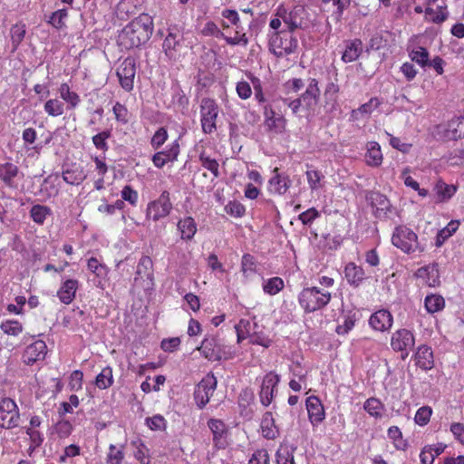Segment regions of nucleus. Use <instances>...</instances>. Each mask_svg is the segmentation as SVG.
<instances>
[{
	"label": "nucleus",
	"instance_id": "nucleus-1",
	"mask_svg": "<svg viewBox=\"0 0 464 464\" xmlns=\"http://www.w3.org/2000/svg\"><path fill=\"white\" fill-rule=\"evenodd\" d=\"M153 28L152 17L141 14L123 27L118 35V44L126 50L139 48L150 39Z\"/></svg>",
	"mask_w": 464,
	"mask_h": 464
},
{
	"label": "nucleus",
	"instance_id": "nucleus-2",
	"mask_svg": "<svg viewBox=\"0 0 464 464\" xmlns=\"http://www.w3.org/2000/svg\"><path fill=\"white\" fill-rule=\"evenodd\" d=\"M321 91L318 81L315 78H309L306 89L297 98L291 100L284 98L283 102L296 115L301 108L306 111L307 117L314 115L315 107L320 99Z\"/></svg>",
	"mask_w": 464,
	"mask_h": 464
},
{
	"label": "nucleus",
	"instance_id": "nucleus-3",
	"mask_svg": "<svg viewBox=\"0 0 464 464\" xmlns=\"http://www.w3.org/2000/svg\"><path fill=\"white\" fill-rule=\"evenodd\" d=\"M332 295L316 286L304 288L298 295V303L306 314L315 312L326 306Z\"/></svg>",
	"mask_w": 464,
	"mask_h": 464
},
{
	"label": "nucleus",
	"instance_id": "nucleus-4",
	"mask_svg": "<svg viewBox=\"0 0 464 464\" xmlns=\"http://www.w3.org/2000/svg\"><path fill=\"white\" fill-rule=\"evenodd\" d=\"M285 30L274 32L270 36V49L275 55L282 57L295 53L298 47L297 39Z\"/></svg>",
	"mask_w": 464,
	"mask_h": 464
},
{
	"label": "nucleus",
	"instance_id": "nucleus-5",
	"mask_svg": "<svg viewBox=\"0 0 464 464\" xmlns=\"http://www.w3.org/2000/svg\"><path fill=\"white\" fill-rule=\"evenodd\" d=\"M392 243L406 254L424 250V247L420 246L418 242L416 233L405 226H399L395 228L392 237Z\"/></svg>",
	"mask_w": 464,
	"mask_h": 464
},
{
	"label": "nucleus",
	"instance_id": "nucleus-6",
	"mask_svg": "<svg viewBox=\"0 0 464 464\" xmlns=\"http://www.w3.org/2000/svg\"><path fill=\"white\" fill-rule=\"evenodd\" d=\"M20 414L15 401L8 397L0 401V428L10 430L19 425Z\"/></svg>",
	"mask_w": 464,
	"mask_h": 464
},
{
	"label": "nucleus",
	"instance_id": "nucleus-7",
	"mask_svg": "<svg viewBox=\"0 0 464 464\" xmlns=\"http://www.w3.org/2000/svg\"><path fill=\"white\" fill-rule=\"evenodd\" d=\"M218 115V106L217 102L210 98L202 99L200 103V121L204 133L210 134L216 130Z\"/></svg>",
	"mask_w": 464,
	"mask_h": 464
},
{
	"label": "nucleus",
	"instance_id": "nucleus-8",
	"mask_svg": "<svg viewBox=\"0 0 464 464\" xmlns=\"http://www.w3.org/2000/svg\"><path fill=\"white\" fill-rule=\"evenodd\" d=\"M218 381L213 373H208L197 385L194 399L197 406L203 409L209 401L217 389Z\"/></svg>",
	"mask_w": 464,
	"mask_h": 464
},
{
	"label": "nucleus",
	"instance_id": "nucleus-9",
	"mask_svg": "<svg viewBox=\"0 0 464 464\" xmlns=\"http://www.w3.org/2000/svg\"><path fill=\"white\" fill-rule=\"evenodd\" d=\"M415 338L413 334L408 329H400L392 334L391 346L395 352L401 353V359L405 360L410 352L413 349Z\"/></svg>",
	"mask_w": 464,
	"mask_h": 464
},
{
	"label": "nucleus",
	"instance_id": "nucleus-10",
	"mask_svg": "<svg viewBox=\"0 0 464 464\" xmlns=\"http://www.w3.org/2000/svg\"><path fill=\"white\" fill-rule=\"evenodd\" d=\"M172 209L169 193L164 190L158 199L149 203L147 208V218L153 221H158L169 215Z\"/></svg>",
	"mask_w": 464,
	"mask_h": 464
},
{
	"label": "nucleus",
	"instance_id": "nucleus-11",
	"mask_svg": "<svg viewBox=\"0 0 464 464\" xmlns=\"http://www.w3.org/2000/svg\"><path fill=\"white\" fill-rule=\"evenodd\" d=\"M121 86L127 92L133 89V80L136 74V63L134 58H125L116 72Z\"/></svg>",
	"mask_w": 464,
	"mask_h": 464
},
{
	"label": "nucleus",
	"instance_id": "nucleus-12",
	"mask_svg": "<svg viewBox=\"0 0 464 464\" xmlns=\"http://www.w3.org/2000/svg\"><path fill=\"white\" fill-rule=\"evenodd\" d=\"M197 349L208 361H220L224 358L223 346L215 336L206 337Z\"/></svg>",
	"mask_w": 464,
	"mask_h": 464
},
{
	"label": "nucleus",
	"instance_id": "nucleus-13",
	"mask_svg": "<svg viewBox=\"0 0 464 464\" xmlns=\"http://www.w3.org/2000/svg\"><path fill=\"white\" fill-rule=\"evenodd\" d=\"M290 33H293L298 28H306L309 24L308 12L304 5H295L289 11L288 17H286V24Z\"/></svg>",
	"mask_w": 464,
	"mask_h": 464
},
{
	"label": "nucleus",
	"instance_id": "nucleus-14",
	"mask_svg": "<svg viewBox=\"0 0 464 464\" xmlns=\"http://www.w3.org/2000/svg\"><path fill=\"white\" fill-rule=\"evenodd\" d=\"M279 381V375L274 372H268L265 375L259 392L260 401L264 406L266 407L272 402Z\"/></svg>",
	"mask_w": 464,
	"mask_h": 464
},
{
	"label": "nucleus",
	"instance_id": "nucleus-15",
	"mask_svg": "<svg viewBox=\"0 0 464 464\" xmlns=\"http://www.w3.org/2000/svg\"><path fill=\"white\" fill-rule=\"evenodd\" d=\"M182 35L179 28L174 25L168 29V34L163 41L162 48L166 56L170 60H175L177 57V47L180 45Z\"/></svg>",
	"mask_w": 464,
	"mask_h": 464
},
{
	"label": "nucleus",
	"instance_id": "nucleus-16",
	"mask_svg": "<svg viewBox=\"0 0 464 464\" xmlns=\"http://www.w3.org/2000/svg\"><path fill=\"white\" fill-rule=\"evenodd\" d=\"M46 351V343L42 340H37L25 348L22 357L23 362L26 365H33L36 362L44 359Z\"/></svg>",
	"mask_w": 464,
	"mask_h": 464
},
{
	"label": "nucleus",
	"instance_id": "nucleus-17",
	"mask_svg": "<svg viewBox=\"0 0 464 464\" xmlns=\"http://www.w3.org/2000/svg\"><path fill=\"white\" fill-rule=\"evenodd\" d=\"M369 199L371 200L372 207L374 208V215L376 218L382 219L389 218L392 212V204L386 196L380 192H372Z\"/></svg>",
	"mask_w": 464,
	"mask_h": 464
},
{
	"label": "nucleus",
	"instance_id": "nucleus-18",
	"mask_svg": "<svg viewBox=\"0 0 464 464\" xmlns=\"http://www.w3.org/2000/svg\"><path fill=\"white\" fill-rule=\"evenodd\" d=\"M415 276L421 279L423 283L429 286H438L440 283L439 265L437 263H431L421 266L415 272Z\"/></svg>",
	"mask_w": 464,
	"mask_h": 464
},
{
	"label": "nucleus",
	"instance_id": "nucleus-19",
	"mask_svg": "<svg viewBox=\"0 0 464 464\" xmlns=\"http://www.w3.org/2000/svg\"><path fill=\"white\" fill-rule=\"evenodd\" d=\"M208 427L213 434V442L218 449H225L227 429L225 422L218 419H209Z\"/></svg>",
	"mask_w": 464,
	"mask_h": 464
},
{
	"label": "nucleus",
	"instance_id": "nucleus-20",
	"mask_svg": "<svg viewBox=\"0 0 464 464\" xmlns=\"http://www.w3.org/2000/svg\"><path fill=\"white\" fill-rule=\"evenodd\" d=\"M265 124L270 130L282 133L285 130L286 120L282 115L276 116V111L271 105L264 107Z\"/></svg>",
	"mask_w": 464,
	"mask_h": 464
},
{
	"label": "nucleus",
	"instance_id": "nucleus-21",
	"mask_svg": "<svg viewBox=\"0 0 464 464\" xmlns=\"http://www.w3.org/2000/svg\"><path fill=\"white\" fill-rule=\"evenodd\" d=\"M306 409L311 423L315 426L324 420L325 413L321 401L316 396H310L306 400Z\"/></svg>",
	"mask_w": 464,
	"mask_h": 464
},
{
	"label": "nucleus",
	"instance_id": "nucleus-22",
	"mask_svg": "<svg viewBox=\"0 0 464 464\" xmlns=\"http://www.w3.org/2000/svg\"><path fill=\"white\" fill-rule=\"evenodd\" d=\"M369 324L374 330L383 332L392 326V316L387 310H379L371 315Z\"/></svg>",
	"mask_w": 464,
	"mask_h": 464
},
{
	"label": "nucleus",
	"instance_id": "nucleus-23",
	"mask_svg": "<svg viewBox=\"0 0 464 464\" xmlns=\"http://www.w3.org/2000/svg\"><path fill=\"white\" fill-rule=\"evenodd\" d=\"M19 174L20 170L16 165L11 162L0 164V179L6 187L15 188L17 184L14 179Z\"/></svg>",
	"mask_w": 464,
	"mask_h": 464
},
{
	"label": "nucleus",
	"instance_id": "nucleus-24",
	"mask_svg": "<svg viewBox=\"0 0 464 464\" xmlns=\"http://www.w3.org/2000/svg\"><path fill=\"white\" fill-rule=\"evenodd\" d=\"M275 175L269 180V191L278 195L285 194L291 186L288 176L278 173V169H274Z\"/></svg>",
	"mask_w": 464,
	"mask_h": 464
},
{
	"label": "nucleus",
	"instance_id": "nucleus-25",
	"mask_svg": "<svg viewBox=\"0 0 464 464\" xmlns=\"http://www.w3.org/2000/svg\"><path fill=\"white\" fill-rule=\"evenodd\" d=\"M344 276L350 285L358 287L365 279V273L362 266L351 262L344 267Z\"/></svg>",
	"mask_w": 464,
	"mask_h": 464
},
{
	"label": "nucleus",
	"instance_id": "nucleus-26",
	"mask_svg": "<svg viewBox=\"0 0 464 464\" xmlns=\"http://www.w3.org/2000/svg\"><path fill=\"white\" fill-rule=\"evenodd\" d=\"M414 357L416 365L423 370H430L434 365L432 351L427 345L419 346Z\"/></svg>",
	"mask_w": 464,
	"mask_h": 464
},
{
	"label": "nucleus",
	"instance_id": "nucleus-27",
	"mask_svg": "<svg viewBox=\"0 0 464 464\" xmlns=\"http://www.w3.org/2000/svg\"><path fill=\"white\" fill-rule=\"evenodd\" d=\"M86 177L87 175L83 168L76 164L72 165L63 171V180L70 185H80Z\"/></svg>",
	"mask_w": 464,
	"mask_h": 464
},
{
	"label": "nucleus",
	"instance_id": "nucleus-28",
	"mask_svg": "<svg viewBox=\"0 0 464 464\" xmlns=\"http://www.w3.org/2000/svg\"><path fill=\"white\" fill-rule=\"evenodd\" d=\"M362 53V42L354 39L346 42L345 50L342 55V61L345 63L356 61Z\"/></svg>",
	"mask_w": 464,
	"mask_h": 464
},
{
	"label": "nucleus",
	"instance_id": "nucleus-29",
	"mask_svg": "<svg viewBox=\"0 0 464 464\" xmlns=\"http://www.w3.org/2000/svg\"><path fill=\"white\" fill-rule=\"evenodd\" d=\"M77 288V280L67 279L66 281H64L57 293L60 301L65 304H71L75 297Z\"/></svg>",
	"mask_w": 464,
	"mask_h": 464
},
{
	"label": "nucleus",
	"instance_id": "nucleus-30",
	"mask_svg": "<svg viewBox=\"0 0 464 464\" xmlns=\"http://www.w3.org/2000/svg\"><path fill=\"white\" fill-rule=\"evenodd\" d=\"M177 227L180 232L181 239L186 241L191 240L197 232V224L191 217L179 219Z\"/></svg>",
	"mask_w": 464,
	"mask_h": 464
},
{
	"label": "nucleus",
	"instance_id": "nucleus-31",
	"mask_svg": "<svg viewBox=\"0 0 464 464\" xmlns=\"http://www.w3.org/2000/svg\"><path fill=\"white\" fill-rule=\"evenodd\" d=\"M365 161L367 165L378 167L382 162V153L381 146L376 141H370L367 144V152L365 154Z\"/></svg>",
	"mask_w": 464,
	"mask_h": 464
},
{
	"label": "nucleus",
	"instance_id": "nucleus-32",
	"mask_svg": "<svg viewBox=\"0 0 464 464\" xmlns=\"http://www.w3.org/2000/svg\"><path fill=\"white\" fill-rule=\"evenodd\" d=\"M261 430L263 436L267 440H274L278 436L279 431L271 412L267 411L263 415Z\"/></svg>",
	"mask_w": 464,
	"mask_h": 464
},
{
	"label": "nucleus",
	"instance_id": "nucleus-33",
	"mask_svg": "<svg viewBox=\"0 0 464 464\" xmlns=\"http://www.w3.org/2000/svg\"><path fill=\"white\" fill-rule=\"evenodd\" d=\"M449 13L447 12L446 6H437L435 9L432 7H427L425 10V19L428 22L435 24H441L448 17Z\"/></svg>",
	"mask_w": 464,
	"mask_h": 464
},
{
	"label": "nucleus",
	"instance_id": "nucleus-34",
	"mask_svg": "<svg viewBox=\"0 0 464 464\" xmlns=\"http://www.w3.org/2000/svg\"><path fill=\"white\" fill-rule=\"evenodd\" d=\"M296 450L295 446L281 445L276 451V464H295L294 453Z\"/></svg>",
	"mask_w": 464,
	"mask_h": 464
},
{
	"label": "nucleus",
	"instance_id": "nucleus-35",
	"mask_svg": "<svg viewBox=\"0 0 464 464\" xmlns=\"http://www.w3.org/2000/svg\"><path fill=\"white\" fill-rule=\"evenodd\" d=\"M409 57L411 62L416 63L422 68H425L430 64V53L428 50L422 46H418L409 51Z\"/></svg>",
	"mask_w": 464,
	"mask_h": 464
},
{
	"label": "nucleus",
	"instance_id": "nucleus-36",
	"mask_svg": "<svg viewBox=\"0 0 464 464\" xmlns=\"http://www.w3.org/2000/svg\"><path fill=\"white\" fill-rule=\"evenodd\" d=\"M112 384H113L112 369L110 366H106L96 376L95 385L99 389L104 390V389L111 387Z\"/></svg>",
	"mask_w": 464,
	"mask_h": 464
},
{
	"label": "nucleus",
	"instance_id": "nucleus-37",
	"mask_svg": "<svg viewBox=\"0 0 464 464\" xmlns=\"http://www.w3.org/2000/svg\"><path fill=\"white\" fill-rule=\"evenodd\" d=\"M51 214V208L44 205H34L30 210V217L35 223L39 225H43L47 216H50Z\"/></svg>",
	"mask_w": 464,
	"mask_h": 464
},
{
	"label": "nucleus",
	"instance_id": "nucleus-38",
	"mask_svg": "<svg viewBox=\"0 0 464 464\" xmlns=\"http://www.w3.org/2000/svg\"><path fill=\"white\" fill-rule=\"evenodd\" d=\"M59 93L61 98L70 104L71 109H74L81 101L79 95L76 92H72L67 83L61 84Z\"/></svg>",
	"mask_w": 464,
	"mask_h": 464
},
{
	"label": "nucleus",
	"instance_id": "nucleus-39",
	"mask_svg": "<svg viewBox=\"0 0 464 464\" xmlns=\"http://www.w3.org/2000/svg\"><path fill=\"white\" fill-rule=\"evenodd\" d=\"M26 33L24 24H15L11 27L10 34L13 46V52L15 51L23 42Z\"/></svg>",
	"mask_w": 464,
	"mask_h": 464
},
{
	"label": "nucleus",
	"instance_id": "nucleus-40",
	"mask_svg": "<svg viewBox=\"0 0 464 464\" xmlns=\"http://www.w3.org/2000/svg\"><path fill=\"white\" fill-rule=\"evenodd\" d=\"M364 410L372 417L381 418L384 409L383 403L376 398H369L363 405Z\"/></svg>",
	"mask_w": 464,
	"mask_h": 464
},
{
	"label": "nucleus",
	"instance_id": "nucleus-41",
	"mask_svg": "<svg viewBox=\"0 0 464 464\" xmlns=\"http://www.w3.org/2000/svg\"><path fill=\"white\" fill-rule=\"evenodd\" d=\"M449 126L450 137L452 140H459L464 137V115L451 120Z\"/></svg>",
	"mask_w": 464,
	"mask_h": 464
},
{
	"label": "nucleus",
	"instance_id": "nucleus-42",
	"mask_svg": "<svg viewBox=\"0 0 464 464\" xmlns=\"http://www.w3.org/2000/svg\"><path fill=\"white\" fill-rule=\"evenodd\" d=\"M445 301L440 295H430L425 298V307L430 314H434L444 307Z\"/></svg>",
	"mask_w": 464,
	"mask_h": 464
},
{
	"label": "nucleus",
	"instance_id": "nucleus-43",
	"mask_svg": "<svg viewBox=\"0 0 464 464\" xmlns=\"http://www.w3.org/2000/svg\"><path fill=\"white\" fill-rule=\"evenodd\" d=\"M435 190L440 200H447L455 194L457 188L453 185H448L443 181H438L435 186Z\"/></svg>",
	"mask_w": 464,
	"mask_h": 464
},
{
	"label": "nucleus",
	"instance_id": "nucleus-44",
	"mask_svg": "<svg viewBox=\"0 0 464 464\" xmlns=\"http://www.w3.org/2000/svg\"><path fill=\"white\" fill-rule=\"evenodd\" d=\"M284 285L283 279L278 276H275L268 279L264 284L263 289L266 294L274 295L280 292L284 288Z\"/></svg>",
	"mask_w": 464,
	"mask_h": 464
},
{
	"label": "nucleus",
	"instance_id": "nucleus-45",
	"mask_svg": "<svg viewBox=\"0 0 464 464\" xmlns=\"http://www.w3.org/2000/svg\"><path fill=\"white\" fill-rule=\"evenodd\" d=\"M0 329L8 335L17 336L23 332V325L14 320H6L1 323Z\"/></svg>",
	"mask_w": 464,
	"mask_h": 464
},
{
	"label": "nucleus",
	"instance_id": "nucleus-46",
	"mask_svg": "<svg viewBox=\"0 0 464 464\" xmlns=\"http://www.w3.org/2000/svg\"><path fill=\"white\" fill-rule=\"evenodd\" d=\"M44 111L50 116H61L63 113V103L58 99L48 100L44 104Z\"/></svg>",
	"mask_w": 464,
	"mask_h": 464
},
{
	"label": "nucleus",
	"instance_id": "nucleus-47",
	"mask_svg": "<svg viewBox=\"0 0 464 464\" xmlns=\"http://www.w3.org/2000/svg\"><path fill=\"white\" fill-rule=\"evenodd\" d=\"M388 437L393 440L394 446L397 450H405L407 443L402 440L401 431L397 426H392L389 428Z\"/></svg>",
	"mask_w": 464,
	"mask_h": 464
},
{
	"label": "nucleus",
	"instance_id": "nucleus-48",
	"mask_svg": "<svg viewBox=\"0 0 464 464\" xmlns=\"http://www.w3.org/2000/svg\"><path fill=\"white\" fill-rule=\"evenodd\" d=\"M153 266L152 260L148 256H143L139 261L136 274L137 276H146L150 277L151 276V269Z\"/></svg>",
	"mask_w": 464,
	"mask_h": 464
},
{
	"label": "nucleus",
	"instance_id": "nucleus-49",
	"mask_svg": "<svg viewBox=\"0 0 464 464\" xmlns=\"http://www.w3.org/2000/svg\"><path fill=\"white\" fill-rule=\"evenodd\" d=\"M111 137V130H106L92 137V143L97 150L107 151L109 149L107 140Z\"/></svg>",
	"mask_w": 464,
	"mask_h": 464
},
{
	"label": "nucleus",
	"instance_id": "nucleus-50",
	"mask_svg": "<svg viewBox=\"0 0 464 464\" xmlns=\"http://www.w3.org/2000/svg\"><path fill=\"white\" fill-rule=\"evenodd\" d=\"M68 16L66 9H60L53 12L49 17L48 23L56 29H62L65 26L64 19Z\"/></svg>",
	"mask_w": 464,
	"mask_h": 464
},
{
	"label": "nucleus",
	"instance_id": "nucleus-51",
	"mask_svg": "<svg viewBox=\"0 0 464 464\" xmlns=\"http://www.w3.org/2000/svg\"><path fill=\"white\" fill-rule=\"evenodd\" d=\"M304 81L301 78H293L284 83V89L286 94L297 93L304 87Z\"/></svg>",
	"mask_w": 464,
	"mask_h": 464
},
{
	"label": "nucleus",
	"instance_id": "nucleus-52",
	"mask_svg": "<svg viewBox=\"0 0 464 464\" xmlns=\"http://www.w3.org/2000/svg\"><path fill=\"white\" fill-rule=\"evenodd\" d=\"M432 411L429 406L420 407L414 417L415 422L420 426H424L428 424L431 416Z\"/></svg>",
	"mask_w": 464,
	"mask_h": 464
},
{
	"label": "nucleus",
	"instance_id": "nucleus-53",
	"mask_svg": "<svg viewBox=\"0 0 464 464\" xmlns=\"http://www.w3.org/2000/svg\"><path fill=\"white\" fill-rule=\"evenodd\" d=\"M168 139V132L164 127H160L151 138V147L154 150H158L161 147Z\"/></svg>",
	"mask_w": 464,
	"mask_h": 464
},
{
	"label": "nucleus",
	"instance_id": "nucleus-54",
	"mask_svg": "<svg viewBox=\"0 0 464 464\" xmlns=\"http://www.w3.org/2000/svg\"><path fill=\"white\" fill-rule=\"evenodd\" d=\"M199 160H200L202 166L205 169H207L208 170H209L216 178H218L219 176V171H218L219 165L216 160L201 154L199 157Z\"/></svg>",
	"mask_w": 464,
	"mask_h": 464
},
{
	"label": "nucleus",
	"instance_id": "nucleus-55",
	"mask_svg": "<svg viewBox=\"0 0 464 464\" xmlns=\"http://www.w3.org/2000/svg\"><path fill=\"white\" fill-rule=\"evenodd\" d=\"M225 210L227 214L236 217V218H241L245 214V207L237 202V201H230L227 205L225 207Z\"/></svg>",
	"mask_w": 464,
	"mask_h": 464
},
{
	"label": "nucleus",
	"instance_id": "nucleus-56",
	"mask_svg": "<svg viewBox=\"0 0 464 464\" xmlns=\"http://www.w3.org/2000/svg\"><path fill=\"white\" fill-rule=\"evenodd\" d=\"M356 322L355 314L347 315L344 317V321L343 324H340L336 327V333L338 334H346L351 331Z\"/></svg>",
	"mask_w": 464,
	"mask_h": 464
},
{
	"label": "nucleus",
	"instance_id": "nucleus-57",
	"mask_svg": "<svg viewBox=\"0 0 464 464\" xmlns=\"http://www.w3.org/2000/svg\"><path fill=\"white\" fill-rule=\"evenodd\" d=\"M146 423L152 430H161L165 429L166 420L161 415H154L151 418L146 419Z\"/></svg>",
	"mask_w": 464,
	"mask_h": 464
},
{
	"label": "nucleus",
	"instance_id": "nucleus-58",
	"mask_svg": "<svg viewBox=\"0 0 464 464\" xmlns=\"http://www.w3.org/2000/svg\"><path fill=\"white\" fill-rule=\"evenodd\" d=\"M319 217V212L314 208H311L302 212L298 218L304 225H310L313 221Z\"/></svg>",
	"mask_w": 464,
	"mask_h": 464
},
{
	"label": "nucleus",
	"instance_id": "nucleus-59",
	"mask_svg": "<svg viewBox=\"0 0 464 464\" xmlns=\"http://www.w3.org/2000/svg\"><path fill=\"white\" fill-rule=\"evenodd\" d=\"M448 162L451 166H459L464 162V150L456 149L448 156Z\"/></svg>",
	"mask_w": 464,
	"mask_h": 464
},
{
	"label": "nucleus",
	"instance_id": "nucleus-60",
	"mask_svg": "<svg viewBox=\"0 0 464 464\" xmlns=\"http://www.w3.org/2000/svg\"><path fill=\"white\" fill-rule=\"evenodd\" d=\"M121 198L123 200L128 201L132 206H135L138 201V193L132 189L130 186H125L121 190Z\"/></svg>",
	"mask_w": 464,
	"mask_h": 464
},
{
	"label": "nucleus",
	"instance_id": "nucleus-61",
	"mask_svg": "<svg viewBox=\"0 0 464 464\" xmlns=\"http://www.w3.org/2000/svg\"><path fill=\"white\" fill-rule=\"evenodd\" d=\"M248 464H269V456L266 450L256 451L248 461Z\"/></svg>",
	"mask_w": 464,
	"mask_h": 464
},
{
	"label": "nucleus",
	"instance_id": "nucleus-62",
	"mask_svg": "<svg viewBox=\"0 0 464 464\" xmlns=\"http://www.w3.org/2000/svg\"><path fill=\"white\" fill-rule=\"evenodd\" d=\"M237 93L243 100L248 99L252 94L249 83L246 81L238 82L236 87Z\"/></svg>",
	"mask_w": 464,
	"mask_h": 464
},
{
	"label": "nucleus",
	"instance_id": "nucleus-63",
	"mask_svg": "<svg viewBox=\"0 0 464 464\" xmlns=\"http://www.w3.org/2000/svg\"><path fill=\"white\" fill-rule=\"evenodd\" d=\"M306 178L311 189H317L319 188V182L322 175L318 170H307Z\"/></svg>",
	"mask_w": 464,
	"mask_h": 464
},
{
	"label": "nucleus",
	"instance_id": "nucleus-64",
	"mask_svg": "<svg viewBox=\"0 0 464 464\" xmlns=\"http://www.w3.org/2000/svg\"><path fill=\"white\" fill-rule=\"evenodd\" d=\"M450 430L455 439L464 445V424L460 422L452 423Z\"/></svg>",
	"mask_w": 464,
	"mask_h": 464
}]
</instances>
